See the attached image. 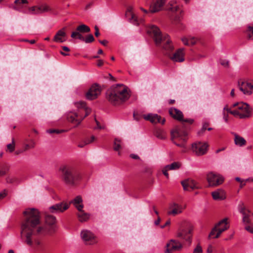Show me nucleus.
<instances>
[{"label": "nucleus", "instance_id": "nucleus-61", "mask_svg": "<svg viewBox=\"0 0 253 253\" xmlns=\"http://www.w3.org/2000/svg\"><path fill=\"white\" fill-rule=\"evenodd\" d=\"M103 63H104V62L102 60H99L97 61V65L98 67H101V66L103 65Z\"/></svg>", "mask_w": 253, "mask_h": 253}, {"label": "nucleus", "instance_id": "nucleus-41", "mask_svg": "<svg viewBox=\"0 0 253 253\" xmlns=\"http://www.w3.org/2000/svg\"><path fill=\"white\" fill-rule=\"evenodd\" d=\"M94 41V38L92 35L89 34L86 36L84 38V41L85 43H91Z\"/></svg>", "mask_w": 253, "mask_h": 253}, {"label": "nucleus", "instance_id": "nucleus-43", "mask_svg": "<svg viewBox=\"0 0 253 253\" xmlns=\"http://www.w3.org/2000/svg\"><path fill=\"white\" fill-rule=\"evenodd\" d=\"M202 248L199 244L196 246L193 251V253H202Z\"/></svg>", "mask_w": 253, "mask_h": 253}, {"label": "nucleus", "instance_id": "nucleus-51", "mask_svg": "<svg viewBox=\"0 0 253 253\" xmlns=\"http://www.w3.org/2000/svg\"><path fill=\"white\" fill-rule=\"evenodd\" d=\"M7 195V191L6 190H3L0 193V200L3 199Z\"/></svg>", "mask_w": 253, "mask_h": 253}, {"label": "nucleus", "instance_id": "nucleus-29", "mask_svg": "<svg viewBox=\"0 0 253 253\" xmlns=\"http://www.w3.org/2000/svg\"><path fill=\"white\" fill-rule=\"evenodd\" d=\"M154 134L159 139H164L166 138V133L161 127H156Z\"/></svg>", "mask_w": 253, "mask_h": 253}, {"label": "nucleus", "instance_id": "nucleus-20", "mask_svg": "<svg viewBox=\"0 0 253 253\" xmlns=\"http://www.w3.org/2000/svg\"><path fill=\"white\" fill-rule=\"evenodd\" d=\"M69 207V204L64 203H59L55 204L49 208L52 212H62L67 210Z\"/></svg>", "mask_w": 253, "mask_h": 253}, {"label": "nucleus", "instance_id": "nucleus-39", "mask_svg": "<svg viewBox=\"0 0 253 253\" xmlns=\"http://www.w3.org/2000/svg\"><path fill=\"white\" fill-rule=\"evenodd\" d=\"M35 143L33 141H31L29 143L26 144L24 146V151H27L30 149H33L35 147Z\"/></svg>", "mask_w": 253, "mask_h": 253}, {"label": "nucleus", "instance_id": "nucleus-52", "mask_svg": "<svg viewBox=\"0 0 253 253\" xmlns=\"http://www.w3.org/2000/svg\"><path fill=\"white\" fill-rule=\"evenodd\" d=\"M196 42V40L195 39V38H192L189 39V46L190 45H193L195 44Z\"/></svg>", "mask_w": 253, "mask_h": 253}, {"label": "nucleus", "instance_id": "nucleus-23", "mask_svg": "<svg viewBox=\"0 0 253 253\" xmlns=\"http://www.w3.org/2000/svg\"><path fill=\"white\" fill-rule=\"evenodd\" d=\"M169 114L173 119L181 121L182 120L183 115L182 112L179 110L175 108H170L169 111Z\"/></svg>", "mask_w": 253, "mask_h": 253}, {"label": "nucleus", "instance_id": "nucleus-40", "mask_svg": "<svg viewBox=\"0 0 253 253\" xmlns=\"http://www.w3.org/2000/svg\"><path fill=\"white\" fill-rule=\"evenodd\" d=\"M174 4V2L173 1H170L169 2V4L170 5V7H169L168 9L169 10H171L173 12L177 11L179 8L178 6L177 5H173Z\"/></svg>", "mask_w": 253, "mask_h": 253}, {"label": "nucleus", "instance_id": "nucleus-50", "mask_svg": "<svg viewBox=\"0 0 253 253\" xmlns=\"http://www.w3.org/2000/svg\"><path fill=\"white\" fill-rule=\"evenodd\" d=\"M15 3L17 4L28 3L27 0H15Z\"/></svg>", "mask_w": 253, "mask_h": 253}, {"label": "nucleus", "instance_id": "nucleus-18", "mask_svg": "<svg viewBox=\"0 0 253 253\" xmlns=\"http://www.w3.org/2000/svg\"><path fill=\"white\" fill-rule=\"evenodd\" d=\"M45 220L46 225L49 226L48 229H47L46 227H44L46 231V234L53 232L54 231V227L56 223L55 217L53 215L48 214L45 216Z\"/></svg>", "mask_w": 253, "mask_h": 253}, {"label": "nucleus", "instance_id": "nucleus-12", "mask_svg": "<svg viewBox=\"0 0 253 253\" xmlns=\"http://www.w3.org/2000/svg\"><path fill=\"white\" fill-rule=\"evenodd\" d=\"M208 147L207 143L198 141L192 144V149L197 156H202L207 153Z\"/></svg>", "mask_w": 253, "mask_h": 253}, {"label": "nucleus", "instance_id": "nucleus-9", "mask_svg": "<svg viewBox=\"0 0 253 253\" xmlns=\"http://www.w3.org/2000/svg\"><path fill=\"white\" fill-rule=\"evenodd\" d=\"M227 220L228 218H225L217 223L212 229L210 233L209 237L217 238L220 236L222 232L228 229L229 226L228 225Z\"/></svg>", "mask_w": 253, "mask_h": 253}, {"label": "nucleus", "instance_id": "nucleus-2", "mask_svg": "<svg viewBox=\"0 0 253 253\" xmlns=\"http://www.w3.org/2000/svg\"><path fill=\"white\" fill-rule=\"evenodd\" d=\"M148 33L153 37L157 46L162 44L164 53L172 61L182 62L184 61V48H179L174 53H171L174 46L168 35L162 34L159 28L155 25L149 27Z\"/></svg>", "mask_w": 253, "mask_h": 253}, {"label": "nucleus", "instance_id": "nucleus-53", "mask_svg": "<svg viewBox=\"0 0 253 253\" xmlns=\"http://www.w3.org/2000/svg\"><path fill=\"white\" fill-rule=\"evenodd\" d=\"M169 170V169H167L166 168V167L165 166V167L163 169V174L167 177V178H169V173L168 172V171Z\"/></svg>", "mask_w": 253, "mask_h": 253}, {"label": "nucleus", "instance_id": "nucleus-17", "mask_svg": "<svg viewBox=\"0 0 253 253\" xmlns=\"http://www.w3.org/2000/svg\"><path fill=\"white\" fill-rule=\"evenodd\" d=\"M182 247L181 244L179 241L172 239L167 244V249L165 253H172L173 252L179 251Z\"/></svg>", "mask_w": 253, "mask_h": 253}, {"label": "nucleus", "instance_id": "nucleus-25", "mask_svg": "<svg viewBox=\"0 0 253 253\" xmlns=\"http://www.w3.org/2000/svg\"><path fill=\"white\" fill-rule=\"evenodd\" d=\"M213 199L215 200H223L225 199V194L224 190L218 189L211 193Z\"/></svg>", "mask_w": 253, "mask_h": 253}, {"label": "nucleus", "instance_id": "nucleus-54", "mask_svg": "<svg viewBox=\"0 0 253 253\" xmlns=\"http://www.w3.org/2000/svg\"><path fill=\"white\" fill-rule=\"evenodd\" d=\"M221 64L224 67H228L229 66V61L226 60H222L220 62Z\"/></svg>", "mask_w": 253, "mask_h": 253}, {"label": "nucleus", "instance_id": "nucleus-1", "mask_svg": "<svg viewBox=\"0 0 253 253\" xmlns=\"http://www.w3.org/2000/svg\"><path fill=\"white\" fill-rule=\"evenodd\" d=\"M24 218L21 224V237L25 238V243L31 246L33 241L32 236L45 235L46 231L41 225V215L38 210L35 208L27 209L24 212Z\"/></svg>", "mask_w": 253, "mask_h": 253}, {"label": "nucleus", "instance_id": "nucleus-3", "mask_svg": "<svg viewBox=\"0 0 253 253\" xmlns=\"http://www.w3.org/2000/svg\"><path fill=\"white\" fill-rule=\"evenodd\" d=\"M130 97L127 88L123 84H117L107 90L106 97L113 105H119L126 102Z\"/></svg>", "mask_w": 253, "mask_h": 253}, {"label": "nucleus", "instance_id": "nucleus-59", "mask_svg": "<svg viewBox=\"0 0 253 253\" xmlns=\"http://www.w3.org/2000/svg\"><path fill=\"white\" fill-rule=\"evenodd\" d=\"M213 251V247L211 245H209L207 249V253H212Z\"/></svg>", "mask_w": 253, "mask_h": 253}, {"label": "nucleus", "instance_id": "nucleus-42", "mask_svg": "<svg viewBox=\"0 0 253 253\" xmlns=\"http://www.w3.org/2000/svg\"><path fill=\"white\" fill-rule=\"evenodd\" d=\"M37 235H35V236H32V241H33V243H32V245L31 246L33 245V244L34 243L37 246H40L41 245V241L38 239H37L36 238V237L37 236Z\"/></svg>", "mask_w": 253, "mask_h": 253}, {"label": "nucleus", "instance_id": "nucleus-5", "mask_svg": "<svg viewBox=\"0 0 253 253\" xmlns=\"http://www.w3.org/2000/svg\"><path fill=\"white\" fill-rule=\"evenodd\" d=\"M233 107H237L236 109L232 111L227 106L224 108L223 115L225 121H227L225 116L226 113H230L240 119H247L251 117L253 109L248 103L243 102H237L233 104Z\"/></svg>", "mask_w": 253, "mask_h": 253}, {"label": "nucleus", "instance_id": "nucleus-6", "mask_svg": "<svg viewBox=\"0 0 253 253\" xmlns=\"http://www.w3.org/2000/svg\"><path fill=\"white\" fill-rule=\"evenodd\" d=\"M75 105L78 108L77 111L68 113L67 120L74 124L78 125L85 117L90 114L91 110L84 101L75 102Z\"/></svg>", "mask_w": 253, "mask_h": 253}, {"label": "nucleus", "instance_id": "nucleus-26", "mask_svg": "<svg viewBox=\"0 0 253 253\" xmlns=\"http://www.w3.org/2000/svg\"><path fill=\"white\" fill-rule=\"evenodd\" d=\"M170 209L168 212L169 215H175L179 213H180L182 211V208L181 206L178 205L177 204L173 203L170 207Z\"/></svg>", "mask_w": 253, "mask_h": 253}, {"label": "nucleus", "instance_id": "nucleus-36", "mask_svg": "<svg viewBox=\"0 0 253 253\" xmlns=\"http://www.w3.org/2000/svg\"><path fill=\"white\" fill-rule=\"evenodd\" d=\"M94 140L95 137L93 135H92L91 136L90 140L86 139L84 141V142L79 143L78 146L79 147L83 148L85 145L92 142Z\"/></svg>", "mask_w": 253, "mask_h": 253}, {"label": "nucleus", "instance_id": "nucleus-15", "mask_svg": "<svg viewBox=\"0 0 253 253\" xmlns=\"http://www.w3.org/2000/svg\"><path fill=\"white\" fill-rule=\"evenodd\" d=\"M51 8L46 3L39 6H34L29 8V11L32 14H40L45 12H51Z\"/></svg>", "mask_w": 253, "mask_h": 253}, {"label": "nucleus", "instance_id": "nucleus-16", "mask_svg": "<svg viewBox=\"0 0 253 253\" xmlns=\"http://www.w3.org/2000/svg\"><path fill=\"white\" fill-rule=\"evenodd\" d=\"M101 89L99 84H93L89 90L86 93V97L88 100L96 99L100 94Z\"/></svg>", "mask_w": 253, "mask_h": 253}, {"label": "nucleus", "instance_id": "nucleus-55", "mask_svg": "<svg viewBox=\"0 0 253 253\" xmlns=\"http://www.w3.org/2000/svg\"><path fill=\"white\" fill-rule=\"evenodd\" d=\"M181 40L185 45H188L189 44L188 39L186 38H183Z\"/></svg>", "mask_w": 253, "mask_h": 253}, {"label": "nucleus", "instance_id": "nucleus-56", "mask_svg": "<svg viewBox=\"0 0 253 253\" xmlns=\"http://www.w3.org/2000/svg\"><path fill=\"white\" fill-rule=\"evenodd\" d=\"M249 180V179H247L246 180H243V181H241L240 186V188H243L246 185V182L248 181Z\"/></svg>", "mask_w": 253, "mask_h": 253}, {"label": "nucleus", "instance_id": "nucleus-19", "mask_svg": "<svg viewBox=\"0 0 253 253\" xmlns=\"http://www.w3.org/2000/svg\"><path fill=\"white\" fill-rule=\"evenodd\" d=\"M239 89L244 94L250 95L253 92V85L246 82H238Z\"/></svg>", "mask_w": 253, "mask_h": 253}, {"label": "nucleus", "instance_id": "nucleus-22", "mask_svg": "<svg viewBox=\"0 0 253 253\" xmlns=\"http://www.w3.org/2000/svg\"><path fill=\"white\" fill-rule=\"evenodd\" d=\"M181 184L184 190H193L198 188L196 182L192 179H186L181 182Z\"/></svg>", "mask_w": 253, "mask_h": 253}, {"label": "nucleus", "instance_id": "nucleus-60", "mask_svg": "<svg viewBox=\"0 0 253 253\" xmlns=\"http://www.w3.org/2000/svg\"><path fill=\"white\" fill-rule=\"evenodd\" d=\"M130 157L133 159H139V157L138 155L132 154L130 155Z\"/></svg>", "mask_w": 253, "mask_h": 253}, {"label": "nucleus", "instance_id": "nucleus-46", "mask_svg": "<svg viewBox=\"0 0 253 253\" xmlns=\"http://www.w3.org/2000/svg\"><path fill=\"white\" fill-rule=\"evenodd\" d=\"M6 180L7 183H12L15 181L16 178L13 177L8 176L6 178Z\"/></svg>", "mask_w": 253, "mask_h": 253}, {"label": "nucleus", "instance_id": "nucleus-62", "mask_svg": "<svg viewBox=\"0 0 253 253\" xmlns=\"http://www.w3.org/2000/svg\"><path fill=\"white\" fill-rule=\"evenodd\" d=\"M99 42L101 44H103V45H105H105H106V44H107V43H108V41H106V40H103V41L99 40Z\"/></svg>", "mask_w": 253, "mask_h": 253}, {"label": "nucleus", "instance_id": "nucleus-4", "mask_svg": "<svg viewBox=\"0 0 253 253\" xmlns=\"http://www.w3.org/2000/svg\"><path fill=\"white\" fill-rule=\"evenodd\" d=\"M62 180L67 184L75 185L82 179L80 170L73 166L69 165L61 166L59 168Z\"/></svg>", "mask_w": 253, "mask_h": 253}, {"label": "nucleus", "instance_id": "nucleus-64", "mask_svg": "<svg viewBox=\"0 0 253 253\" xmlns=\"http://www.w3.org/2000/svg\"><path fill=\"white\" fill-rule=\"evenodd\" d=\"M62 48L63 49V50L64 51H65L66 52H69L70 51V49L69 47H68L67 46H62Z\"/></svg>", "mask_w": 253, "mask_h": 253}, {"label": "nucleus", "instance_id": "nucleus-30", "mask_svg": "<svg viewBox=\"0 0 253 253\" xmlns=\"http://www.w3.org/2000/svg\"><path fill=\"white\" fill-rule=\"evenodd\" d=\"M77 216L79 220L82 222L87 221L89 218V214L84 212L82 209L79 211V212L77 213Z\"/></svg>", "mask_w": 253, "mask_h": 253}, {"label": "nucleus", "instance_id": "nucleus-48", "mask_svg": "<svg viewBox=\"0 0 253 253\" xmlns=\"http://www.w3.org/2000/svg\"><path fill=\"white\" fill-rule=\"evenodd\" d=\"M210 125V121L207 119H204L203 121L202 126H208Z\"/></svg>", "mask_w": 253, "mask_h": 253}, {"label": "nucleus", "instance_id": "nucleus-33", "mask_svg": "<svg viewBox=\"0 0 253 253\" xmlns=\"http://www.w3.org/2000/svg\"><path fill=\"white\" fill-rule=\"evenodd\" d=\"M68 130L64 129H59L51 128L46 130V132L49 134H60L67 131Z\"/></svg>", "mask_w": 253, "mask_h": 253}, {"label": "nucleus", "instance_id": "nucleus-45", "mask_svg": "<svg viewBox=\"0 0 253 253\" xmlns=\"http://www.w3.org/2000/svg\"><path fill=\"white\" fill-rule=\"evenodd\" d=\"M81 32H79L77 31V30L76 31L73 32L71 34V37L72 38L75 39L79 37V35H81Z\"/></svg>", "mask_w": 253, "mask_h": 253}, {"label": "nucleus", "instance_id": "nucleus-27", "mask_svg": "<svg viewBox=\"0 0 253 253\" xmlns=\"http://www.w3.org/2000/svg\"><path fill=\"white\" fill-rule=\"evenodd\" d=\"M128 21L130 23L135 26H139L143 23L144 20L142 18H138L134 13H132L130 17L128 18Z\"/></svg>", "mask_w": 253, "mask_h": 253}, {"label": "nucleus", "instance_id": "nucleus-8", "mask_svg": "<svg viewBox=\"0 0 253 253\" xmlns=\"http://www.w3.org/2000/svg\"><path fill=\"white\" fill-rule=\"evenodd\" d=\"M193 231V225L188 222L184 221L178 229L176 233V237L185 240L189 244H191Z\"/></svg>", "mask_w": 253, "mask_h": 253}, {"label": "nucleus", "instance_id": "nucleus-7", "mask_svg": "<svg viewBox=\"0 0 253 253\" xmlns=\"http://www.w3.org/2000/svg\"><path fill=\"white\" fill-rule=\"evenodd\" d=\"M170 134L171 139L176 146L185 147L188 132L184 127H173L170 130Z\"/></svg>", "mask_w": 253, "mask_h": 253}, {"label": "nucleus", "instance_id": "nucleus-21", "mask_svg": "<svg viewBox=\"0 0 253 253\" xmlns=\"http://www.w3.org/2000/svg\"><path fill=\"white\" fill-rule=\"evenodd\" d=\"M165 3L166 0H156L151 6V12L155 13L162 10Z\"/></svg>", "mask_w": 253, "mask_h": 253}, {"label": "nucleus", "instance_id": "nucleus-47", "mask_svg": "<svg viewBox=\"0 0 253 253\" xmlns=\"http://www.w3.org/2000/svg\"><path fill=\"white\" fill-rule=\"evenodd\" d=\"M180 122H182L183 123H188L189 125H191V124H192L193 123L194 120L192 119H183L182 118V120Z\"/></svg>", "mask_w": 253, "mask_h": 253}, {"label": "nucleus", "instance_id": "nucleus-44", "mask_svg": "<svg viewBox=\"0 0 253 253\" xmlns=\"http://www.w3.org/2000/svg\"><path fill=\"white\" fill-rule=\"evenodd\" d=\"M207 130V127H202L200 130L197 132V135L199 136H202L204 134Z\"/></svg>", "mask_w": 253, "mask_h": 253}, {"label": "nucleus", "instance_id": "nucleus-14", "mask_svg": "<svg viewBox=\"0 0 253 253\" xmlns=\"http://www.w3.org/2000/svg\"><path fill=\"white\" fill-rule=\"evenodd\" d=\"M143 118L146 120L150 122L153 124H160L164 125L166 122L164 118L162 117L157 114L149 113L143 115Z\"/></svg>", "mask_w": 253, "mask_h": 253}, {"label": "nucleus", "instance_id": "nucleus-38", "mask_svg": "<svg viewBox=\"0 0 253 253\" xmlns=\"http://www.w3.org/2000/svg\"><path fill=\"white\" fill-rule=\"evenodd\" d=\"M247 33L248 39L250 40H253V26H248Z\"/></svg>", "mask_w": 253, "mask_h": 253}, {"label": "nucleus", "instance_id": "nucleus-10", "mask_svg": "<svg viewBox=\"0 0 253 253\" xmlns=\"http://www.w3.org/2000/svg\"><path fill=\"white\" fill-rule=\"evenodd\" d=\"M238 209L243 216V222L245 224L253 225V213L245 208L243 203L238 205Z\"/></svg>", "mask_w": 253, "mask_h": 253}, {"label": "nucleus", "instance_id": "nucleus-32", "mask_svg": "<svg viewBox=\"0 0 253 253\" xmlns=\"http://www.w3.org/2000/svg\"><path fill=\"white\" fill-rule=\"evenodd\" d=\"M123 148V142L122 140L119 138H115L114 141L113 149L116 151H119Z\"/></svg>", "mask_w": 253, "mask_h": 253}, {"label": "nucleus", "instance_id": "nucleus-37", "mask_svg": "<svg viewBox=\"0 0 253 253\" xmlns=\"http://www.w3.org/2000/svg\"><path fill=\"white\" fill-rule=\"evenodd\" d=\"M15 149V143L14 139H12V143L8 144L6 145V151L9 153H12L14 151Z\"/></svg>", "mask_w": 253, "mask_h": 253}, {"label": "nucleus", "instance_id": "nucleus-24", "mask_svg": "<svg viewBox=\"0 0 253 253\" xmlns=\"http://www.w3.org/2000/svg\"><path fill=\"white\" fill-rule=\"evenodd\" d=\"M65 28L59 30L53 38V41L56 42H63L66 41V34L65 32Z\"/></svg>", "mask_w": 253, "mask_h": 253}, {"label": "nucleus", "instance_id": "nucleus-34", "mask_svg": "<svg viewBox=\"0 0 253 253\" xmlns=\"http://www.w3.org/2000/svg\"><path fill=\"white\" fill-rule=\"evenodd\" d=\"M76 30L83 33H88L90 31L89 27L84 24H82L78 26L76 28Z\"/></svg>", "mask_w": 253, "mask_h": 253}, {"label": "nucleus", "instance_id": "nucleus-35", "mask_svg": "<svg viewBox=\"0 0 253 253\" xmlns=\"http://www.w3.org/2000/svg\"><path fill=\"white\" fill-rule=\"evenodd\" d=\"M181 164L179 162H173L170 165L166 166V168L169 170H176L179 169Z\"/></svg>", "mask_w": 253, "mask_h": 253}, {"label": "nucleus", "instance_id": "nucleus-57", "mask_svg": "<svg viewBox=\"0 0 253 253\" xmlns=\"http://www.w3.org/2000/svg\"><path fill=\"white\" fill-rule=\"evenodd\" d=\"M94 29L95 30L94 35L96 37H98L100 35L99 28H98V27L97 26H95L94 27Z\"/></svg>", "mask_w": 253, "mask_h": 253}, {"label": "nucleus", "instance_id": "nucleus-58", "mask_svg": "<svg viewBox=\"0 0 253 253\" xmlns=\"http://www.w3.org/2000/svg\"><path fill=\"white\" fill-rule=\"evenodd\" d=\"M245 229L248 231L250 232L251 233H253V227H252L250 226H247L245 227Z\"/></svg>", "mask_w": 253, "mask_h": 253}, {"label": "nucleus", "instance_id": "nucleus-31", "mask_svg": "<svg viewBox=\"0 0 253 253\" xmlns=\"http://www.w3.org/2000/svg\"><path fill=\"white\" fill-rule=\"evenodd\" d=\"M234 142L236 145L241 147L245 145L246 144V140L243 137L239 136L237 134H235Z\"/></svg>", "mask_w": 253, "mask_h": 253}, {"label": "nucleus", "instance_id": "nucleus-11", "mask_svg": "<svg viewBox=\"0 0 253 253\" xmlns=\"http://www.w3.org/2000/svg\"><path fill=\"white\" fill-rule=\"evenodd\" d=\"M207 179L210 186L219 185L224 181V178L222 175L214 172H209L207 175Z\"/></svg>", "mask_w": 253, "mask_h": 253}, {"label": "nucleus", "instance_id": "nucleus-13", "mask_svg": "<svg viewBox=\"0 0 253 253\" xmlns=\"http://www.w3.org/2000/svg\"><path fill=\"white\" fill-rule=\"evenodd\" d=\"M81 236L86 244L94 245L97 242L95 236L89 230H83L81 233Z\"/></svg>", "mask_w": 253, "mask_h": 253}, {"label": "nucleus", "instance_id": "nucleus-63", "mask_svg": "<svg viewBox=\"0 0 253 253\" xmlns=\"http://www.w3.org/2000/svg\"><path fill=\"white\" fill-rule=\"evenodd\" d=\"M170 223V220H168L164 225L161 226V228H165L166 226L169 225Z\"/></svg>", "mask_w": 253, "mask_h": 253}, {"label": "nucleus", "instance_id": "nucleus-49", "mask_svg": "<svg viewBox=\"0 0 253 253\" xmlns=\"http://www.w3.org/2000/svg\"><path fill=\"white\" fill-rule=\"evenodd\" d=\"M129 13L130 15H131L132 13H134L133 12V8L132 6L128 7L126 11V15L127 16Z\"/></svg>", "mask_w": 253, "mask_h": 253}, {"label": "nucleus", "instance_id": "nucleus-28", "mask_svg": "<svg viewBox=\"0 0 253 253\" xmlns=\"http://www.w3.org/2000/svg\"><path fill=\"white\" fill-rule=\"evenodd\" d=\"M82 202L83 201L82 197L80 196H77L74 200L70 201L69 204L70 205V204H73L78 211H80L84 207V206L82 204Z\"/></svg>", "mask_w": 253, "mask_h": 253}]
</instances>
